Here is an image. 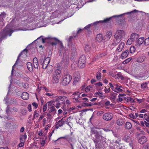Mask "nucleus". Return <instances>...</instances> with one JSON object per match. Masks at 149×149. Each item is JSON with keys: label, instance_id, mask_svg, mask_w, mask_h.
I'll return each mask as SVG.
<instances>
[{"label": "nucleus", "instance_id": "51", "mask_svg": "<svg viewBox=\"0 0 149 149\" xmlns=\"http://www.w3.org/2000/svg\"><path fill=\"white\" fill-rule=\"evenodd\" d=\"M56 109L55 107H52L50 108L49 110V113H50L53 112L54 110Z\"/></svg>", "mask_w": 149, "mask_h": 149}, {"label": "nucleus", "instance_id": "10", "mask_svg": "<svg viewBox=\"0 0 149 149\" xmlns=\"http://www.w3.org/2000/svg\"><path fill=\"white\" fill-rule=\"evenodd\" d=\"M125 33L124 31L122 30H118L117 31L115 34L114 35V36H116V37H123L125 36Z\"/></svg>", "mask_w": 149, "mask_h": 149}, {"label": "nucleus", "instance_id": "50", "mask_svg": "<svg viewBox=\"0 0 149 149\" xmlns=\"http://www.w3.org/2000/svg\"><path fill=\"white\" fill-rule=\"evenodd\" d=\"M72 38H68L67 40L68 41V46L70 45H72Z\"/></svg>", "mask_w": 149, "mask_h": 149}, {"label": "nucleus", "instance_id": "53", "mask_svg": "<svg viewBox=\"0 0 149 149\" xmlns=\"http://www.w3.org/2000/svg\"><path fill=\"white\" fill-rule=\"evenodd\" d=\"M48 64L47 63H44V62H43L42 63V68L43 69H46L47 67L48 66Z\"/></svg>", "mask_w": 149, "mask_h": 149}, {"label": "nucleus", "instance_id": "55", "mask_svg": "<svg viewBox=\"0 0 149 149\" xmlns=\"http://www.w3.org/2000/svg\"><path fill=\"white\" fill-rule=\"evenodd\" d=\"M96 41H97L98 42H100L102 41L103 38H96Z\"/></svg>", "mask_w": 149, "mask_h": 149}, {"label": "nucleus", "instance_id": "4", "mask_svg": "<svg viewBox=\"0 0 149 149\" xmlns=\"http://www.w3.org/2000/svg\"><path fill=\"white\" fill-rule=\"evenodd\" d=\"M86 58L85 56L84 55L81 56L78 62V66L80 68H83L85 66Z\"/></svg>", "mask_w": 149, "mask_h": 149}, {"label": "nucleus", "instance_id": "60", "mask_svg": "<svg viewBox=\"0 0 149 149\" xmlns=\"http://www.w3.org/2000/svg\"><path fill=\"white\" fill-rule=\"evenodd\" d=\"M109 74L111 75V76L113 77H114L115 78H116V74L114 73H113L111 72H109Z\"/></svg>", "mask_w": 149, "mask_h": 149}, {"label": "nucleus", "instance_id": "58", "mask_svg": "<svg viewBox=\"0 0 149 149\" xmlns=\"http://www.w3.org/2000/svg\"><path fill=\"white\" fill-rule=\"evenodd\" d=\"M45 140H42V141H40V143L41 144L42 146H44L45 143Z\"/></svg>", "mask_w": 149, "mask_h": 149}, {"label": "nucleus", "instance_id": "26", "mask_svg": "<svg viewBox=\"0 0 149 149\" xmlns=\"http://www.w3.org/2000/svg\"><path fill=\"white\" fill-rule=\"evenodd\" d=\"M96 104H97L96 103L94 104H93V103H83L82 106L84 107H91L93 105Z\"/></svg>", "mask_w": 149, "mask_h": 149}, {"label": "nucleus", "instance_id": "30", "mask_svg": "<svg viewBox=\"0 0 149 149\" xmlns=\"http://www.w3.org/2000/svg\"><path fill=\"white\" fill-rule=\"evenodd\" d=\"M117 94L116 93L112 92L111 93V97L110 99L111 100H115L116 98V95Z\"/></svg>", "mask_w": 149, "mask_h": 149}, {"label": "nucleus", "instance_id": "11", "mask_svg": "<svg viewBox=\"0 0 149 149\" xmlns=\"http://www.w3.org/2000/svg\"><path fill=\"white\" fill-rule=\"evenodd\" d=\"M50 38L51 41H49V43L52 45H56L58 42H59V40H57L56 38Z\"/></svg>", "mask_w": 149, "mask_h": 149}, {"label": "nucleus", "instance_id": "16", "mask_svg": "<svg viewBox=\"0 0 149 149\" xmlns=\"http://www.w3.org/2000/svg\"><path fill=\"white\" fill-rule=\"evenodd\" d=\"M33 63L34 68L37 69L38 67V59L36 58H35L33 59Z\"/></svg>", "mask_w": 149, "mask_h": 149}, {"label": "nucleus", "instance_id": "19", "mask_svg": "<svg viewBox=\"0 0 149 149\" xmlns=\"http://www.w3.org/2000/svg\"><path fill=\"white\" fill-rule=\"evenodd\" d=\"M64 48L63 46L62 43L61 42L60 46L59 49V51L58 52L59 53V55H61L62 53L63 52V51H64Z\"/></svg>", "mask_w": 149, "mask_h": 149}, {"label": "nucleus", "instance_id": "32", "mask_svg": "<svg viewBox=\"0 0 149 149\" xmlns=\"http://www.w3.org/2000/svg\"><path fill=\"white\" fill-rule=\"evenodd\" d=\"M125 100L127 102L130 101L131 102L134 103L135 102L134 100L130 97H127L124 98Z\"/></svg>", "mask_w": 149, "mask_h": 149}, {"label": "nucleus", "instance_id": "40", "mask_svg": "<svg viewBox=\"0 0 149 149\" xmlns=\"http://www.w3.org/2000/svg\"><path fill=\"white\" fill-rule=\"evenodd\" d=\"M130 139V137L127 136H125L123 138L124 140L126 142H129Z\"/></svg>", "mask_w": 149, "mask_h": 149}, {"label": "nucleus", "instance_id": "24", "mask_svg": "<svg viewBox=\"0 0 149 149\" xmlns=\"http://www.w3.org/2000/svg\"><path fill=\"white\" fill-rule=\"evenodd\" d=\"M144 38H139L138 39L136 44L138 45H141L144 42Z\"/></svg>", "mask_w": 149, "mask_h": 149}, {"label": "nucleus", "instance_id": "1", "mask_svg": "<svg viewBox=\"0 0 149 149\" xmlns=\"http://www.w3.org/2000/svg\"><path fill=\"white\" fill-rule=\"evenodd\" d=\"M139 12V11L138 10H136V9H135L134 10L132 11H131V12H127V13H124L123 14H121L120 15H114L113 16H112L111 17H110L109 18H107L105 19H104V20H102V21H97L95 22H94V23H93V25H95V24H97L98 23H104V22H105V23H107V22H109L110 20H111V19L113 17H114V18H119V17H120L122 16H123V15H125V14H132V13H136V12Z\"/></svg>", "mask_w": 149, "mask_h": 149}, {"label": "nucleus", "instance_id": "33", "mask_svg": "<svg viewBox=\"0 0 149 149\" xmlns=\"http://www.w3.org/2000/svg\"><path fill=\"white\" fill-rule=\"evenodd\" d=\"M13 111L12 108L10 107L9 106H7L6 108V112L7 115L9 114L11 111Z\"/></svg>", "mask_w": 149, "mask_h": 149}, {"label": "nucleus", "instance_id": "29", "mask_svg": "<svg viewBox=\"0 0 149 149\" xmlns=\"http://www.w3.org/2000/svg\"><path fill=\"white\" fill-rule=\"evenodd\" d=\"M93 25L92 24H90L88 25L87 26L84 27V28L83 30H85L87 32H90V27L91 26Z\"/></svg>", "mask_w": 149, "mask_h": 149}, {"label": "nucleus", "instance_id": "47", "mask_svg": "<svg viewBox=\"0 0 149 149\" xmlns=\"http://www.w3.org/2000/svg\"><path fill=\"white\" fill-rule=\"evenodd\" d=\"M91 134H95L98 132L97 130L94 129H92L91 130Z\"/></svg>", "mask_w": 149, "mask_h": 149}, {"label": "nucleus", "instance_id": "20", "mask_svg": "<svg viewBox=\"0 0 149 149\" xmlns=\"http://www.w3.org/2000/svg\"><path fill=\"white\" fill-rule=\"evenodd\" d=\"M124 45L125 44L123 42L120 43L117 48V50L118 51V52L121 51L123 49Z\"/></svg>", "mask_w": 149, "mask_h": 149}, {"label": "nucleus", "instance_id": "13", "mask_svg": "<svg viewBox=\"0 0 149 149\" xmlns=\"http://www.w3.org/2000/svg\"><path fill=\"white\" fill-rule=\"evenodd\" d=\"M63 120V118H62L61 120L56 122L55 125V127L56 129H58L59 127L62 126L64 124L65 121Z\"/></svg>", "mask_w": 149, "mask_h": 149}, {"label": "nucleus", "instance_id": "54", "mask_svg": "<svg viewBox=\"0 0 149 149\" xmlns=\"http://www.w3.org/2000/svg\"><path fill=\"white\" fill-rule=\"evenodd\" d=\"M147 83H142L141 85V87L142 88H145L147 85Z\"/></svg>", "mask_w": 149, "mask_h": 149}, {"label": "nucleus", "instance_id": "15", "mask_svg": "<svg viewBox=\"0 0 149 149\" xmlns=\"http://www.w3.org/2000/svg\"><path fill=\"white\" fill-rule=\"evenodd\" d=\"M100 137H96L93 139L94 142L95 144V148L97 149L99 148L98 145L100 141Z\"/></svg>", "mask_w": 149, "mask_h": 149}, {"label": "nucleus", "instance_id": "36", "mask_svg": "<svg viewBox=\"0 0 149 149\" xmlns=\"http://www.w3.org/2000/svg\"><path fill=\"white\" fill-rule=\"evenodd\" d=\"M10 103L11 104L17 105V100L15 99H12L10 101Z\"/></svg>", "mask_w": 149, "mask_h": 149}, {"label": "nucleus", "instance_id": "8", "mask_svg": "<svg viewBox=\"0 0 149 149\" xmlns=\"http://www.w3.org/2000/svg\"><path fill=\"white\" fill-rule=\"evenodd\" d=\"M23 53H24V54H27V49H24L19 54V56H18L17 61L15 62V64H14V65L12 67V73H11L12 74V73L13 72V70H14V67L17 64L18 61L19 60V58L22 55V54Z\"/></svg>", "mask_w": 149, "mask_h": 149}, {"label": "nucleus", "instance_id": "41", "mask_svg": "<svg viewBox=\"0 0 149 149\" xmlns=\"http://www.w3.org/2000/svg\"><path fill=\"white\" fill-rule=\"evenodd\" d=\"M132 59V58H127L123 62V63L124 64L127 63L131 60Z\"/></svg>", "mask_w": 149, "mask_h": 149}, {"label": "nucleus", "instance_id": "23", "mask_svg": "<svg viewBox=\"0 0 149 149\" xmlns=\"http://www.w3.org/2000/svg\"><path fill=\"white\" fill-rule=\"evenodd\" d=\"M132 125L130 123L127 122L125 125V127L126 129L129 130L132 127Z\"/></svg>", "mask_w": 149, "mask_h": 149}, {"label": "nucleus", "instance_id": "44", "mask_svg": "<svg viewBox=\"0 0 149 149\" xmlns=\"http://www.w3.org/2000/svg\"><path fill=\"white\" fill-rule=\"evenodd\" d=\"M74 100H73V101L74 102H79V100H78V98L79 97V95H78L77 97H76L75 96H74Z\"/></svg>", "mask_w": 149, "mask_h": 149}, {"label": "nucleus", "instance_id": "43", "mask_svg": "<svg viewBox=\"0 0 149 149\" xmlns=\"http://www.w3.org/2000/svg\"><path fill=\"white\" fill-rule=\"evenodd\" d=\"M91 47L88 45H86L84 48L86 52H88L90 50Z\"/></svg>", "mask_w": 149, "mask_h": 149}, {"label": "nucleus", "instance_id": "18", "mask_svg": "<svg viewBox=\"0 0 149 149\" xmlns=\"http://www.w3.org/2000/svg\"><path fill=\"white\" fill-rule=\"evenodd\" d=\"M129 53V50H126L125 52L122 53L120 56V58H125L128 56Z\"/></svg>", "mask_w": 149, "mask_h": 149}, {"label": "nucleus", "instance_id": "2", "mask_svg": "<svg viewBox=\"0 0 149 149\" xmlns=\"http://www.w3.org/2000/svg\"><path fill=\"white\" fill-rule=\"evenodd\" d=\"M9 26L7 25L6 27L1 32L0 34L2 35L1 37H5L6 36H10L12 33L15 31L12 30L9 27Z\"/></svg>", "mask_w": 149, "mask_h": 149}, {"label": "nucleus", "instance_id": "61", "mask_svg": "<svg viewBox=\"0 0 149 149\" xmlns=\"http://www.w3.org/2000/svg\"><path fill=\"white\" fill-rule=\"evenodd\" d=\"M27 112V111L25 109H23L22 111V113L23 115H25L26 114Z\"/></svg>", "mask_w": 149, "mask_h": 149}, {"label": "nucleus", "instance_id": "48", "mask_svg": "<svg viewBox=\"0 0 149 149\" xmlns=\"http://www.w3.org/2000/svg\"><path fill=\"white\" fill-rule=\"evenodd\" d=\"M144 43L145 45H147L149 44V38H147L144 41Z\"/></svg>", "mask_w": 149, "mask_h": 149}, {"label": "nucleus", "instance_id": "3", "mask_svg": "<svg viewBox=\"0 0 149 149\" xmlns=\"http://www.w3.org/2000/svg\"><path fill=\"white\" fill-rule=\"evenodd\" d=\"M61 70L57 69L56 70L53 74L52 82L54 83H57L59 82V79L61 76Z\"/></svg>", "mask_w": 149, "mask_h": 149}, {"label": "nucleus", "instance_id": "28", "mask_svg": "<svg viewBox=\"0 0 149 149\" xmlns=\"http://www.w3.org/2000/svg\"><path fill=\"white\" fill-rule=\"evenodd\" d=\"M124 123V120L122 119H118L117 121V124L118 125H121Z\"/></svg>", "mask_w": 149, "mask_h": 149}, {"label": "nucleus", "instance_id": "21", "mask_svg": "<svg viewBox=\"0 0 149 149\" xmlns=\"http://www.w3.org/2000/svg\"><path fill=\"white\" fill-rule=\"evenodd\" d=\"M26 65L28 69L31 72L33 70V67L31 63L29 62H28L26 64Z\"/></svg>", "mask_w": 149, "mask_h": 149}, {"label": "nucleus", "instance_id": "12", "mask_svg": "<svg viewBox=\"0 0 149 149\" xmlns=\"http://www.w3.org/2000/svg\"><path fill=\"white\" fill-rule=\"evenodd\" d=\"M147 138L145 136L140 137L138 139V142L140 144H142L145 143L147 141Z\"/></svg>", "mask_w": 149, "mask_h": 149}, {"label": "nucleus", "instance_id": "49", "mask_svg": "<svg viewBox=\"0 0 149 149\" xmlns=\"http://www.w3.org/2000/svg\"><path fill=\"white\" fill-rule=\"evenodd\" d=\"M112 36V33L110 32H107L105 35L106 37H111Z\"/></svg>", "mask_w": 149, "mask_h": 149}, {"label": "nucleus", "instance_id": "52", "mask_svg": "<svg viewBox=\"0 0 149 149\" xmlns=\"http://www.w3.org/2000/svg\"><path fill=\"white\" fill-rule=\"evenodd\" d=\"M139 36L138 34L136 33H133L131 35L130 37H138Z\"/></svg>", "mask_w": 149, "mask_h": 149}, {"label": "nucleus", "instance_id": "62", "mask_svg": "<svg viewBox=\"0 0 149 149\" xmlns=\"http://www.w3.org/2000/svg\"><path fill=\"white\" fill-rule=\"evenodd\" d=\"M20 142H21L20 143H19L18 144V146L19 147H21L23 146L24 145V142L20 141Z\"/></svg>", "mask_w": 149, "mask_h": 149}, {"label": "nucleus", "instance_id": "59", "mask_svg": "<svg viewBox=\"0 0 149 149\" xmlns=\"http://www.w3.org/2000/svg\"><path fill=\"white\" fill-rule=\"evenodd\" d=\"M27 109H28V110L29 111H32L31 106V104H29L28 105V107H27Z\"/></svg>", "mask_w": 149, "mask_h": 149}, {"label": "nucleus", "instance_id": "7", "mask_svg": "<svg viewBox=\"0 0 149 149\" xmlns=\"http://www.w3.org/2000/svg\"><path fill=\"white\" fill-rule=\"evenodd\" d=\"M23 53H24V54H27V49H24L19 54V56H18L17 61L15 62V64H14V65L12 67V73H11L12 74V73L13 72V70H14V67L17 64L18 61L19 60V58L22 55V54Z\"/></svg>", "mask_w": 149, "mask_h": 149}, {"label": "nucleus", "instance_id": "9", "mask_svg": "<svg viewBox=\"0 0 149 149\" xmlns=\"http://www.w3.org/2000/svg\"><path fill=\"white\" fill-rule=\"evenodd\" d=\"M23 53H24V54H27V49H24L19 54V56H18L17 61L15 62V64H14V65L12 67V73H11L12 74V73L13 72V70H14V67L17 64L18 61L19 60V58L22 55V54Z\"/></svg>", "mask_w": 149, "mask_h": 149}, {"label": "nucleus", "instance_id": "27", "mask_svg": "<svg viewBox=\"0 0 149 149\" xmlns=\"http://www.w3.org/2000/svg\"><path fill=\"white\" fill-rule=\"evenodd\" d=\"M27 136L26 134L24 135H21L20 136V141L24 142Z\"/></svg>", "mask_w": 149, "mask_h": 149}, {"label": "nucleus", "instance_id": "42", "mask_svg": "<svg viewBox=\"0 0 149 149\" xmlns=\"http://www.w3.org/2000/svg\"><path fill=\"white\" fill-rule=\"evenodd\" d=\"M101 73L100 72H98L97 73L96 77L97 79L99 80L101 78Z\"/></svg>", "mask_w": 149, "mask_h": 149}, {"label": "nucleus", "instance_id": "45", "mask_svg": "<svg viewBox=\"0 0 149 149\" xmlns=\"http://www.w3.org/2000/svg\"><path fill=\"white\" fill-rule=\"evenodd\" d=\"M130 51L131 53H134L135 50V48L134 46H132L130 48Z\"/></svg>", "mask_w": 149, "mask_h": 149}, {"label": "nucleus", "instance_id": "14", "mask_svg": "<svg viewBox=\"0 0 149 149\" xmlns=\"http://www.w3.org/2000/svg\"><path fill=\"white\" fill-rule=\"evenodd\" d=\"M121 40V38H114L111 45L115 46L119 43Z\"/></svg>", "mask_w": 149, "mask_h": 149}, {"label": "nucleus", "instance_id": "35", "mask_svg": "<svg viewBox=\"0 0 149 149\" xmlns=\"http://www.w3.org/2000/svg\"><path fill=\"white\" fill-rule=\"evenodd\" d=\"M134 38H129L127 40L126 42V44L128 45H130L132 43V39H134Z\"/></svg>", "mask_w": 149, "mask_h": 149}, {"label": "nucleus", "instance_id": "57", "mask_svg": "<svg viewBox=\"0 0 149 149\" xmlns=\"http://www.w3.org/2000/svg\"><path fill=\"white\" fill-rule=\"evenodd\" d=\"M32 105L34 106L35 109H36L38 107V104L36 102H33L32 103Z\"/></svg>", "mask_w": 149, "mask_h": 149}, {"label": "nucleus", "instance_id": "63", "mask_svg": "<svg viewBox=\"0 0 149 149\" xmlns=\"http://www.w3.org/2000/svg\"><path fill=\"white\" fill-rule=\"evenodd\" d=\"M83 30V29H81L80 28L79 29V30L77 31V35H78L81 33Z\"/></svg>", "mask_w": 149, "mask_h": 149}, {"label": "nucleus", "instance_id": "46", "mask_svg": "<svg viewBox=\"0 0 149 149\" xmlns=\"http://www.w3.org/2000/svg\"><path fill=\"white\" fill-rule=\"evenodd\" d=\"M34 116H35L36 117H37L39 116V113L38 111L37 110H36L34 112Z\"/></svg>", "mask_w": 149, "mask_h": 149}, {"label": "nucleus", "instance_id": "34", "mask_svg": "<svg viewBox=\"0 0 149 149\" xmlns=\"http://www.w3.org/2000/svg\"><path fill=\"white\" fill-rule=\"evenodd\" d=\"M112 90L113 91L115 92L118 93L122 92L123 91V90L122 89L118 87H116L114 89L112 88Z\"/></svg>", "mask_w": 149, "mask_h": 149}, {"label": "nucleus", "instance_id": "64", "mask_svg": "<svg viewBox=\"0 0 149 149\" xmlns=\"http://www.w3.org/2000/svg\"><path fill=\"white\" fill-rule=\"evenodd\" d=\"M47 108V104H45L44 105V106H43V111L44 112L45 111H46Z\"/></svg>", "mask_w": 149, "mask_h": 149}, {"label": "nucleus", "instance_id": "37", "mask_svg": "<svg viewBox=\"0 0 149 149\" xmlns=\"http://www.w3.org/2000/svg\"><path fill=\"white\" fill-rule=\"evenodd\" d=\"M50 58L49 57H47L44 61L43 62L45 63H47L48 64L50 62Z\"/></svg>", "mask_w": 149, "mask_h": 149}, {"label": "nucleus", "instance_id": "22", "mask_svg": "<svg viewBox=\"0 0 149 149\" xmlns=\"http://www.w3.org/2000/svg\"><path fill=\"white\" fill-rule=\"evenodd\" d=\"M57 97V98H56L55 101V102H59L60 100H61L62 101H63V100H64L66 98V97L64 96Z\"/></svg>", "mask_w": 149, "mask_h": 149}, {"label": "nucleus", "instance_id": "17", "mask_svg": "<svg viewBox=\"0 0 149 149\" xmlns=\"http://www.w3.org/2000/svg\"><path fill=\"white\" fill-rule=\"evenodd\" d=\"M29 97V94L26 92H24L22 94V98L24 100H27Z\"/></svg>", "mask_w": 149, "mask_h": 149}, {"label": "nucleus", "instance_id": "6", "mask_svg": "<svg viewBox=\"0 0 149 149\" xmlns=\"http://www.w3.org/2000/svg\"><path fill=\"white\" fill-rule=\"evenodd\" d=\"M113 117V114L110 112H107L104 114L102 117L103 119L106 121H109L111 120Z\"/></svg>", "mask_w": 149, "mask_h": 149}, {"label": "nucleus", "instance_id": "39", "mask_svg": "<svg viewBox=\"0 0 149 149\" xmlns=\"http://www.w3.org/2000/svg\"><path fill=\"white\" fill-rule=\"evenodd\" d=\"M77 73L78 74V75H77V77H76L74 78V82L76 81H78L80 80V77L79 75V74L78 73Z\"/></svg>", "mask_w": 149, "mask_h": 149}, {"label": "nucleus", "instance_id": "56", "mask_svg": "<svg viewBox=\"0 0 149 149\" xmlns=\"http://www.w3.org/2000/svg\"><path fill=\"white\" fill-rule=\"evenodd\" d=\"M121 75L119 73H118L117 74H116V77L115 78L116 79H120L121 77Z\"/></svg>", "mask_w": 149, "mask_h": 149}, {"label": "nucleus", "instance_id": "38", "mask_svg": "<svg viewBox=\"0 0 149 149\" xmlns=\"http://www.w3.org/2000/svg\"><path fill=\"white\" fill-rule=\"evenodd\" d=\"M95 95L97 96V95L100 96V97L101 98H103L102 97L103 93L102 92L100 91L96 92L95 93Z\"/></svg>", "mask_w": 149, "mask_h": 149}, {"label": "nucleus", "instance_id": "31", "mask_svg": "<svg viewBox=\"0 0 149 149\" xmlns=\"http://www.w3.org/2000/svg\"><path fill=\"white\" fill-rule=\"evenodd\" d=\"M60 138L65 139L68 141H71L72 139V138L69 135H66L65 136L61 137Z\"/></svg>", "mask_w": 149, "mask_h": 149}, {"label": "nucleus", "instance_id": "25", "mask_svg": "<svg viewBox=\"0 0 149 149\" xmlns=\"http://www.w3.org/2000/svg\"><path fill=\"white\" fill-rule=\"evenodd\" d=\"M6 13L3 12L0 15V22H3L4 20L3 18L6 16Z\"/></svg>", "mask_w": 149, "mask_h": 149}, {"label": "nucleus", "instance_id": "5", "mask_svg": "<svg viewBox=\"0 0 149 149\" xmlns=\"http://www.w3.org/2000/svg\"><path fill=\"white\" fill-rule=\"evenodd\" d=\"M72 79V76L70 75L67 74L63 77L62 81V84L64 86H66L69 84Z\"/></svg>", "mask_w": 149, "mask_h": 149}]
</instances>
